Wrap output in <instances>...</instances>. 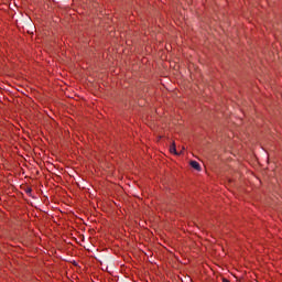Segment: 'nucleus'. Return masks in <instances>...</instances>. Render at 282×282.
Returning <instances> with one entry per match:
<instances>
[{"instance_id": "obj_1", "label": "nucleus", "mask_w": 282, "mask_h": 282, "mask_svg": "<svg viewBox=\"0 0 282 282\" xmlns=\"http://www.w3.org/2000/svg\"><path fill=\"white\" fill-rule=\"evenodd\" d=\"M191 166H192V169H195V171H202V166L199 165V163L197 161H192Z\"/></svg>"}, {"instance_id": "obj_2", "label": "nucleus", "mask_w": 282, "mask_h": 282, "mask_svg": "<svg viewBox=\"0 0 282 282\" xmlns=\"http://www.w3.org/2000/svg\"><path fill=\"white\" fill-rule=\"evenodd\" d=\"M170 152L177 155V149L175 148V142H173L172 145L170 147Z\"/></svg>"}, {"instance_id": "obj_3", "label": "nucleus", "mask_w": 282, "mask_h": 282, "mask_svg": "<svg viewBox=\"0 0 282 282\" xmlns=\"http://www.w3.org/2000/svg\"><path fill=\"white\" fill-rule=\"evenodd\" d=\"M223 282H230V280L224 278V279H223Z\"/></svg>"}, {"instance_id": "obj_4", "label": "nucleus", "mask_w": 282, "mask_h": 282, "mask_svg": "<svg viewBox=\"0 0 282 282\" xmlns=\"http://www.w3.org/2000/svg\"><path fill=\"white\" fill-rule=\"evenodd\" d=\"M26 193H32V188L28 189Z\"/></svg>"}]
</instances>
